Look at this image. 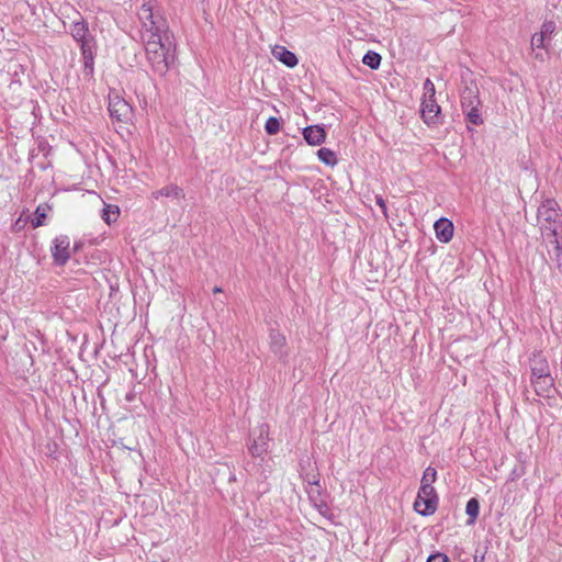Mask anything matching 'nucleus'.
Listing matches in <instances>:
<instances>
[{
    "mask_svg": "<svg viewBox=\"0 0 562 562\" xmlns=\"http://www.w3.org/2000/svg\"><path fill=\"white\" fill-rule=\"evenodd\" d=\"M437 238L441 243H449L453 237V224L448 218L441 217L434 224Z\"/></svg>",
    "mask_w": 562,
    "mask_h": 562,
    "instance_id": "obj_11",
    "label": "nucleus"
},
{
    "mask_svg": "<svg viewBox=\"0 0 562 562\" xmlns=\"http://www.w3.org/2000/svg\"><path fill=\"white\" fill-rule=\"evenodd\" d=\"M265 130L269 135H276L280 131V122L277 117L271 116L265 124Z\"/></svg>",
    "mask_w": 562,
    "mask_h": 562,
    "instance_id": "obj_25",
    "label": "nucleus"
},
{
    "mask_svg": "<svg viewBox=\"0 0 562 562\" xmlns=\"http://www.w3.org/2000/svg\"><path fill=\"white\" fill-rule=\"evenodd\" d=\"M427 562H448V558L442 553L430 554Z\"/></svg>",
    "mask_w": 562,
    "mask_h": 562,
    "instance_id": "obj_29",
    "label": "nucleus"
},
{
    "mask_svg": "<svg viewBox=\"0 0 562 562\" xmlns=\"http://www.w3.org/2000/svg\"><path fill=\"white\" fill-rule=\"evenodd\" d=\"M474 562H484V555H481V557L475 555Z\"/></svg>",
    "mask_w": 562,
    "mask_h": 562,
    "instance_id": "obj_31",
    "label": "nucleus"
},
{
    "mask_svg": "<svg viewBox=\"0 0 562 562\" xmlns=\"http://www.w3.org/2000/svg\"><path fill=\"white\" fill-rule=\"evenodd\" d=\"M437 506L438 496L435 487L420 486L414 503V509L423 516H429L437 510Z\"/></svg>",
    "mask_w": 562,
    "mask_h": 562,
    "instance_id": "obj_3",
    "label": "nucleus"
},
{
    "mask_svg": "<svg viewBox=\"0 0 562 562\" xmlns=\"http://www.w3.org/2000/svg\"><path fill=\"white\" fill-rule=\"evenodd\" d=\"M109 112L113 120L127 123L132 119L133 109L124 99L115 95L109 100Z\"/></svg>",
    "mask_w": 562,
    "mask_h": 562,
    "instance_id": "obj_5",
    "label": "nucleus"
},
{
    "mask_svg": "<svg viewBox=\"0 0 562 562\" xmlns=\"http://www.w3.org/2000/svg\"><path fill=\"white\" fill-rule=\"evenodd\" d=\"M436 477H437L436 469L432 467L426 468V470L424 471L422 481H420V486L427 485L428 487H434L432 483L436 481Z\"/></svg>",
    "mask_w": 562,
    "mask_h": 562,
    "instance_id": "obj_23",
    "label": "nucleus"
},
{
    "mask_svg": "<svg viewBox=\"0 0 562 562\" xmlns=\"http://www.w3.org/2000/svg\"><path fill=\"white\" fill-rule=\"evenodd\" d=\"M554 31H555V23L553 21H546L541 25V31L539 32V34L542 37H544L547 41H550L551 35L554 33Z\"/></svg>",
    "mask_w": 562,
    "mask_h": 562,
    "instance_id": "obj_26",
    "label": "nucleus"
},
{
    "mask_svg": "<svg viewBox=\"0 0 562 562\" xmlns=\"http://www.w3.org/2000/svg\"><path fill=\"white\" fill-rule=\"evenodd\" d=\"M376 204L381 207L384 215H386V204L382 196L378 195L375 198Z\"/></svg>",
    "mask_w": 562,
    "mask_h": 562,
    "instance_id": "obj_30",
    "label": "nucleus"
},
{
    "mask_svg": "<svg viewBox=\"0 0 562 562\" xmlns=\"http://www.w3.org/2000/svg\"><path fill=\"white\" fill-rule=\"evenodd\" d=\"M531 378L537 392L538 387L544 389L546 386L552 384V378L549 374L548 366L546 362H539L531 368Z\"/></svg>",
    "mask_w": 562,
    "mask_h": 562,
    "instance_id": "obj_9",
    "label": "nucleus"
},
{
    "mask_svg": "<svg viewBox=\"0 0 562 562\" xmlns=\"http://www.w3.org/2000/svg\"><path fill=\"white\" fill-rule=\"evenodd\" d=\"M441 109L435 98H424L422 101V117L428 126H437L441 123Z\"/></svg>",
    "mask_w": 562,
    "mask_h": 562,
    "instance_id": "obj_6",
    "label": "nucleus"
},
{
    "mask_svg": "<svg viewBox=\"0 0 562 562\" xmlns=\"http://www.w3.org/2000/svg\"><path fill=\"white\" fill-rule=\"evenodd\" d=\"M548 240L554 245L552 260L555 262L557 268L562 273V247L560 246L559 238H550Z\"/></svg>",
    "mask_w": 562,
    "mask_h": 562,
    "instance_id": "obj_20",
    "label": "nucleus"
},
{
    "mask_svg": "<svg viewBox=\"0 0 562 562\" xmlns=\"http://www.w3.org/2000/svg\"><path fill=\"white\" fill-rule=\"evenodd\" d=\"M45 218H46V207L43 205H38L35 210V217L32 220V226L34 228L43 226Z\"/></svg>",
    "mask_w": 562,
    "mask_h": 562,
    "instance_id": "obj_24",
    "label": "nucleus"
},
{
    "mask_svg": "<svg viewBox=\"0 0 562 562\" xmlns=\"http://www.w3.org/2000/svg\"><path fill=\"white\" fill-rule=\"evenodd\" d=\"M213 292H214V293H220V292H222V289H221V288H218V286H215V288L213 289Z\"/></svg>",
    "mask_w": 562,
    "mask_h": 562,
    "instance_id": "obj_33",
    "label": "nucleus"
},
{
    "mask_svg": "<svg viewBox=\"0 0 562 562\" xmlns=\"http://www.w3.org/2000/svg\"><path fill=\"white\" fill-rule=\"evenodd\" d=\"M479 89L476 86H468L461 92V106L463 111L469 108L480 106Z\"/></svg>",
    "mask_w": 562,
    "mask_h": 562,
    "instance_id": "obj_13",
    "label": "nucleus"
},
{
    "mask_svg": "<svg viewBox=\"0 0 562 562\" xmlns=\"http://www.w3.org/2000/svg\"><path fill=\"white\" fill-rule=\"evenodd\" d=\"M537 222L543 238L557 239L562 236V213L555 200L547 199L540 204Z\"/></svg>",
    "mask_w": 562,
    "mask_h": 562,
    "instance_id": "obj_2",
    "label": "nucleus"
},
{
    "mask_svg": "<svg viewBox=\"0 0 562 562\" xmlns=\"http://www.w3.org/2000/svg\"><path fill=\"white\" fill-rule=\"evenodd\" d=\"M272 54L279 61H281L282 64L290 68L295 67L299 63V59L295 56V54L286 49L284 46H276L272 49Z\"/></svg>",
    "mask_w": 562,
    "mask_h": 562,
    "instance_id": "obj_15",
    "label": "nucleus"
},
{
    "mask_svg": "<svg viewBox=\"0 0 562 562\" xmlns=\"http://www.w3.org/2000/svg\"><path fill=\"white\" fill-rule=\"evenodd\" d=\"M82 60H83V72L85 75L91 76L93 74L94 55H95V42H85L80 46Z\"/></svg>",
    "mask_w": 562,
    "mask_h": 562,
    "instance_id": "obj_10",
    "label": "nucleus"
},
{
    "mask_svg": "<svg viewBox=\"0 0 562 562\" xmlns=\"http://www.w3.org/2000/svg\"><path fill=\"white\" fill-rule=\"evenodd\" d=\"M479 108L480 106L469 108L467 111H463L465 113L468 122L473 125L483 124V119L481 117Z\"/></svg>",
    "mask_w": 562,
    "mask_h": 562,
    "instance_id": "obj_22",
    "label": "nucleus"
},
{
    "mask_svg": "<svg viewBox=\"0 0 562 562\" xmlns=\"http://www.w3.org/2000/svg\"><path fill=\"white\" fill-rule=\"evenodd\" d=\"M269 338L271 351L280 359L285 358L288 355L285 350V337L278 330H271Z\"/></svg>",
    "mask_w": 562,
    "mask_h": 562,
    "instance_id": "obj_14",
    "label": "nucleus"
},
{
    "mask_svg": "<svg viewBox=\"0 0 562 562\" xmlns=\"http://www.w3.org/2000/svg\"><path fill=\"white\" fill-rule=\"evenodd\" d=\"M303 136L308 145L318 146L325 142L326 132L319 125H312L303 130Z\"/></svg>",
    "mask_w": 562,
    "mask_h": 562,
    "instance_id": "obj_12",
    "label": "nucleus"
},
{
    "mask_svg": "<svg viewBox=\"0 0 562 562\" xmlns=\"http://www.w3.org/2000/svg\"><path fill=\"white\" fill-rule=\"evenodd\" d=\"M156 0H146L138 10L140 40L154 74L164 77L175 63V45L170 41L166 19L157 11Z\"/></svg>",
    "mask_w": 562,
    "mask_h": 562,
    "instance_id": "obj_1",
    "label": "nucleus"
},
{
    "mask_svg": "<svg viewBox=\"0 0 562 562\" xmlns=\"http://www.w3.org/2000/svg\"><path fill=\"white\" fill-rule=\"evenodd\" d=\"M480 512V504L476 498H470L465 506V513L470 517L468 524L472 525L476 520Z\"/></svg>",
    "mask_w": 562,
    "mask_h": 562,
    "instance_id": "obj_18",
    "label": "nucleus"
},
{
    "mask_svg": "<svg viewBox=\"0 0 562 562\" xmlns=\"http://www.w3.org/2000/svg\"><path fill=\"white\" fill-rule=\"evenodd\" d=\"M161 196L172 198V199H183L184 192L183 190L176 184H168L155 192H153V198L158 200Z\"/></svg>",
    "mask_w": 562,
    "mask_h": 562,
    "instance_id": "obj_16",
    "label": "nucleus"
},
{
    "mask_svg": "<svg viewBox=\"0 0 562 562\" xmlns=\"http://www.w3.org/2000/svg\"><path fill=\"white\" fill-rule=\"evenodd\" d=\"M119 214H120V210L116 205L104 204L101 217L106 224L110 225L117 220Z\"/></svg>",
    "mask_w": 562,
    "mask_h": 562,
    "instance_id": "obj_17",
    "label": "nucleus"
},
{
    "mask_svg": "<svg viewBox=\"0 0 562 562\" xmlns=\"http://www.w3.org/2000/svg\"><path fill=\"white\" fill-rule=\"evenodd\" d=\"M268 427L261 425L258 427V435L254 438L252 443L249 446V452L255 458H262L268 451Z\"/></svg>",
    "mask_w": 562,
    "mask_h": 562,
    "instance_id": "obj_8",
    "label": "nucleus"
},
{
    "mask_svg": "<svg viewBox=\"0 0 562 562\" xmlns=\"http://www.w3.org/2000/svg\"><path fill=\"white\" fill-rule=\"evenodd\" d=\"M535 58L543 60V55L541 53H535Z\"/></svg>",
    "mask_w": 562,
    "mask_h": 562,
    "instance_id": "obj_32",
    "label": "nucleus"
},
{
    "mask_svg": "<svg viewBox=\"0 0 562 562\" xmlns=\"http://www.w3.org/2000/svg\"><path fill=\"white\" fill-rule=\"evenodd\" d=\"M547 40L542 37L539 33H535L531 37V48L532 50L537 48H546L547 47Z\"/></svg>",
    "mask_w": 562,
    "mask_h": 562,
    "instance_id": "obj_27",
    "label": "nucleus"
},
{
    "mask_svg": "<svg viewBox=\"0 0 562 562\" xmlns=\"http://www.w3.org/2000/svg\"><path fill=\"white\" fill-rule=\"evenodd\" d=\"M78 19L74 20L69 25V33L72 38L81 46L85 42L93 43L94 37L90 34L88 23L79 13Z\"/></svg>",
    "mask_w": 562,
    "mask_h": 562,
    "instance_id": "obj_7",
    "label": "nucleus"
},
{
    "mask_svg": "<svg viewBox=\"0 0 562 562\" xmlns=\"http://www.w3.org/2000/svg\"><path fill=\"white\" fill-rule=\"evenodd\" d=\"M52 257L57 266H65L70 259V239L67 235H58L54 238L50 248Z\"/></svg>",
    "mask_w": 562,
    "mask_h": 562,
    "instance_id": "obj_4",
    "label": "nucleus"
},
{
    "mask_svg": "<svg viewBox=\"0 0 562 562\" xmlns=\"http://www.w3.org/2000/svg\"><path fill=\"white\" fill-rule=\"evenodd\" d=\"M317 157L327 166H335L337 164L336 154L329 148L323 147L318 149Z\"/></svg>",
    "mask_w": 562,
    "mask_h": 562,
    "instance_id": "obj_19",
    "label": "nucleus"
},
{
    "mask_svg": "<svg viewBox=\"0 0 562 562\" xmlns=\"http://www.w3.org/2000/svg\"><path fill=\"white\" fill-rule=\"evenodd\" d=\"M362 63L371 69H378L381 64V56L378 53L370 50L363 56Z\"/></svg>",
    "mask_w": 562,
    "mask_h": 562,
    "instance_id": "obj_21",
    "label": "nucleus"
},
{
    "mask_svg": "<svg viewBox=\"0 0 562 562\" xmlns=\"http://www.w3.org/2000/svg\"><path fill=\"white\" fill-rule=\"evenodd\" d=\"M424 91H425V97L424 98H435V93H436L435 85H434V82L430 79H426L425 80V82H424Z\"/></svg>",
    "mask_w": 562,
    "mask_h": 562,
    "instance_id": "obj_28",
    "label": "nucleus"
}]
</instances>
